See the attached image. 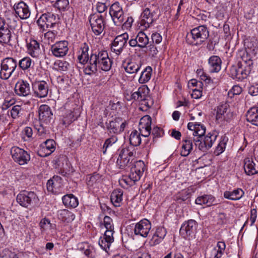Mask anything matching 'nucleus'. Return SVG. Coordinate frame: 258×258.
Returning <instances> with one entry per match:
<instances>
[{
    "label": "nucleus",
    "instance_id": "nucleus-52",
    "mask_svg": "<svg viewBox=\"0 0 258 258\" xmlns=\"http://www.w3.org/2000/svg\"><path fill=\"white\" fill-rule=\"evenodd\" d=\"M226 145V140H225V138L223 139H221V141L218 143V145L216 147V149L214 151V154L218 156L220 154L223 153L225 149Z\"/></svg>",
    "mask_w": 258,
    "mask_h": 258
},
{
    "label": "nucleus",
    "instance_id": "nucleus-3",
    "mask_svg": "<svg viewBox=\"0 0 258 258\" xmlns=\"http://www.w3.org/2000/svg\"><path fill=\"white\" fill-rule=\"evenodd\" d=\"M209 36V31L204 25H201L190 30L186 36V42L192 45H200Z\"/></svg>",
    "mask_w": 258,
    "mask_h": 258
},
{
    "label": "nucleus",
    "instance_id": "nucleus-38",
    "mask_svg": "<svg viewBox=\"0 0 258 258\" xmlns=\"http://www.w3.org/2000/svg\"><path fill=\"white\" fill-rule=\"evenodd\" d=\"M63 204L65 206L70 208H76L79 204L78 199L73 194L64 196L62 198Z\"/></svg>",
    "mask_w": 258,
    "mask_h": 258
},
{
    "label": "nucleus",
    "instance_id": "nucleus-57",
    "mask_svg": "<svg viewBox=\"0 0 258 258\" xmlns=\"http://www.w3.org/2000/svg\"><path fill=\"white\" fill-rule=\"evenodd\" d=\"M58 187V185L56 184V183H55V182L51 179L48 180L47 182V189L49 191H51L52 192H56L55 189Z\"/></svg>",
    "mask_w": 258,
    "mask_h": 258
},
{
    "label": "nucleus",
    "instance_id": "nucleus-55",
    "mask_svg": "<svg viewBox=\"0 0 258 258\" xmlns=\"http://www.w3.org/2000/svg\"><path fill=\"white\" fill-rule=\"evenodd\" d=\"M103 222L106 229H114L113 221L110 217L105 216L104 218Z\"/></svg>",
    "mask_w": 258,
    "mask_h": 258
},
{
    "label": "nucleus",
    "instance_id": "nucleus-63",
    "mask_svg": "<svg viewBox=\"0 0 258 258\" xmlns=\"http://www.w3.org/2000/svg\"><path fill=\"white\" fill-rule=\"evenodd\" d=\"M248 93L252 96L258 95V85H251L248 88Z\"/></svg>",
    "mask_w": 258,
    "mask_h": 258
},
{
    "label": "nucleus",
    "instance_id": "nucleus-16",
    "mask_svg": "<svg viewBox=\"0 0 258 258\" xmlns=\"http://www.w3.org/2000/svg\"><path fill=\"white\" fill-rule=\"evenodd\" d=\"M151 228L150 222L144 219L137 223L134 228V233L136 235H140V236L146 237Z\"/></svg>",
    "mask_w": 258,
    "mask_h": 258
},
{
    "label": "nucleus",
    "instance_id": "nucleus-9",
    "mask_svg": "<svg viewBox=\"0 0 258 258\" xmlns=\"http://www.w3.org/2000/svg\"><path fill=\"white\" fill-rule=\"evenodd\" d=\"M13 10L14 11L15 15L22 20H26L31 15V11L29 6L23 1L14 3Z\"/></svg>",
    "mask_w": 258,
    "mask_h": 258
},
{
    "label": "nucleus",
    "instance_id": "nucleus-7",
    "mask_svg": "<svg viewBox=\"0 0 258 258\" xmlns=\"http://www.w3.org/2000/svg\"><path fill=\"white\" fill-rule=\"evenodd\" d=\"M17 202L22 207L27 208L38 200V197L33 191L23 190L17 196Z\"/></svg>",
    "mask_w": 258,
    "mask_h": 258
},
{
    "label": "nucleus",
    "instance_id": "nucleus-40",
    "mask_svg": "<svg viewBox=\"0 0 258 258\" xmlns=\"http://www.w3.org/2000/svg\"><path fill=\"white\" fill-rule=\"evenodd\" d=\"M114 232V229H106L104 233L103 239L100 240L99 241V244L100 245V246L102 247L104 249H105L106 251V249L105 248L106 245H104V247L103 246V245L104 244L103 240H104L105 242L107 243V247L109 248V244L113 242V234Z\"/></svg>",
    "mask_w": 258,
    "mask_h": 258
},
{
    "label": "nucleus",
    "instance_id": "nucleus-26",
    "mask_svg": "<svg viewBox=\"0 0 258 258\" xmlns=\"http://www.w3.org/2000/svg\"><path fill=\"white\" fill-rule=\"evenodd\" d=\"M251 69L252 67L245 66L244 70L242 68L237 70L236 68H233L231 69V71L233 72L232 74V77L238 80H243L250 74Z\"/></svg>",
    "mask_w": 258,
    "mask_h": 258
},
{
    "label": "nucleus",
    "instance_id": "nucleus-56",
    "mask_svg": "<svg viewBox=\"0 0 258 258\" xmlns=\"http://www.w3.org/2000/svg\"><path fill=\"white\" fill-rule=\"evenodd\" d=\"M247 53H248V52L246 51V55L243 54V55L241 57L242 61L243 62V64H242V66H243L245 67H252V65H253L252 60L251 59L250 57L248 56Z\"/></svg>",
    "mask_w": 258,
    "mask_h": 258
},
{
    "label": "nucleus",
    "instance_id": "nucleus-23",
    "mask_svg": "<svg viewBox=\"0 0 258 258\" xmlns=\"http://www.w3.org/2000/svg\"><path fill=\"white\" fill-rule=\"evenodd\" d=\"M149 89L146 85H143L138 88V91L133 93L130 98L127 99L129 101L134 100L141 101L146 100L147 95L149 93Z\"/></svg>",
    "mask_w": 258,
    "mask_h": 258
},
{
    "label": "nucleus",
    "instance_id": "nucleus-27",
    "mask_svg": "<svg viewBox=\"0 0 258 258\" xmlns=\"http://www.w3.org/2000/svg\"><path fill=\"white\" fill-rule=\"evenodd\" d=\"M89 46L86 43H84L82 44L80 50L79 51V54L78 56V59L79 62L81 64H86L88 62V64H89Z\"/></svg>",
    "mask_w": 258,
    "mask_h": 258
},
{
    "label": "nucleus",
    "instance_id": "nucleus-14",
    "mask_svg": "<svg viewBox=\"0 0 258 258\" xmlns=\"http://www.w3.org/2000/svg\"><path fill=\"white\" fill-rule=\"evenodd\" d=\"M126 124L125 121H123L121 118H116L113 120L106 122L107 130L109 134H119L124 131Z\"/></svg>",
    "mask_w": 258,
    "mask_h": 258
},
{
    "label": "nucleus",
    "instance_id": "nucleus-24",
    "mask_svg": "<svg viewBox=\"0 0 258 258\" xmlns=\"http://www.w3.org/2000/svg\"><path fill=\"white\" fill-rule=\"evenodd\" d=\"M35 87L36 88L35 94L36 96L40 98H43L47 95L48 86L46 82L41 81L36 83L35 84Z\"/></svg>",
    "mask_w": 258,
    "mask_h": 258
},
{
    "label": "nucleus",
    "instance_id": "nucleus-49",
    "mask_svg": "<svg viewBox=\"0 0 258 258\" xmlns=\"http://www.w3.org/2000/svg\"><path fill=\"white\" fill-rule=\"evenodd\" d=\"M111 67V61L108 57V53L106 54V57L103 59L102 62H101L100 65L98 69H101L104 71H109Z\"/></svg>",
    "mask_w": 258,
    "mask_h": 258
},
{
    "label": "nucleus",
    "instance_id": "nucleus-15",
    "mask_svg": "<svg viewBox=\"0 0 258 258\" xmlns=\"http://www.w3.org/2000/svg\"><path fill=\"white\" fill-rule=\"evenodd\" d=\"M233 117V113L228 104H222L217 108L216 120L218 121L226 120L229 121Z\"/></svg>",
    "mask_w": 258,
    "mask_h": 258
},
{
    "label": "nucleus",
    "instance_id": "nucleus-48",
    "mask_svg": "<svg viewBox=\"0 0 258 258\" xmlns=\"http://www.w3.org/2000/svg\"><path fill=\"white\" fill-rule=\"evenodd\" d=\"M77 117V116L74 115L73 112L71 110H69L63 115L62 119V123L64 125L68 126L76 120Z\"/></svg>",
    "mask_w": 258,
    "mask_h": 258
},
{
    "label": "nucleus",
    "instance_id": "nucleus-58",
    "mask_svg": "<svg viewBox=\"0 0 258 258\" xmlns=\"http://www.w3.org/2000/svg\"><path fill=\"white\" fill-rule=\"evenodd\" d=\"M21 107L19 105H15L13 106L11 110V115L13 118H16L19 116Z\"/></svg>",
    "mask_w": 258,
    "mask_h": 258
},
{
    "label": "nucleus",
    "instance_id": "nucleus-28",
    "mask_svg": "<svg viewBox=\"0 0 258 258\" xmlns=\"http://www.w3.org/2000/svg\"><path fill=\"white\" fill-rule=\"evenodd\" d=\"M166 234L167 231L164 227H158L151 239V242L153 245L158 244L163 240Z\"/></svg>",
    "mask_w": 258,
    "mask_h": 258
},
{
    "label": "nucleus",
    "instance_id": "nucleus-10",
    "mask_svg": "<svg viewBox=\"0 0 258 258\" xmlns=\"http://www.w3.org/2000/svg\"><path fill=\"white\" fill-rule=\"evenodd\" d=\"M11 154L15 162L20 165L27 164L30 160V156L28 152L17 147L12 148Z\"/></svg>",
    "mask_w": 258,
    "mask_h": 258
},
{
    "label": "nucleus",
    "instance_id": "nucleus-4",
    "mask_svg": "<svg viewBox=\"0 0 258 258\" xmlns=\"http://www.w3.org/2000/svg\"><path fill=\"white\" fill-rule=\"evenodd\" d=\"M17 67V61L12 57H7L3 60L1 65L0 78L7 80L10 78Z\"/></svg>",
    "mask_w": 258,
    "mask_h": 258
},
{
    "label": "nucleus",
    "instance_id": "nucleus-5",
    "mask_svg": "<svg viewBox=\"0 0 258 258\" xmlns=\"http://www.w3.org/2000/svg\"><path fill=\"white\" fill-rule=\"evenodd\" d=\"M134 153L129 148H122L119 153L116 161L117 166L121 169L130 167L134 159Z\"/></svg>",
    "mask_w": 258,
    "mask_h": 258
},
{
    "label": "nucleus",
    "instance_id": "nucleus-21",
    "mask_svg": "<svg viewBox=\"0 0 258 258\" xmlns=\"http://www.w3.org/2000/svg\"><path fill=\"white\" fill-rule=\"evenodd\" d=\"M15 92L17 95L20 96H27L30 95V84L26 81L19 80L15 85Z\"/></svg>",
    "mask_w": 258,
    "mask_h": 258
},
{
    "label": "nucleus",
    "instance_id": "nucleus-29",
    "mask_svg": "<svg viewBox=\"0 0 258 258\" xmlns=\"http://www.w3.org/2000/svg\"><path fill=\"white\" fill-rule=\"evenodd\" d=\"M221 58L216 55L211 56L208 60L210 71L212 73L218 72L221 68Z\"/></svg>",
    "mask_w": 258,
    "mask_h": 258
},
{
    "label": "nucleus",
    "instance_id": "nucleus-53",
    "mask_svg": "<svg viewBox=\"0 0 258 258\" xmlns=\"http://www.w3.org/2000/svg\"><path fill=\"white\" fill-rule=\"evenodd\" d=\"M0 258H19L17 254L9 249H5L0 252Z\"/></svg>",
    "mask_w": 258,
    "mask_h": 258
},
{
    "label": "nucleus",
    "instance_id": "nucleus-47",
    "mask_svg": "<svg viewBox=\"0 0 258 258\" xmlns=\"http://www.w3.org/2000/svg\"><path fill=\"white\" fill-rule=\"evenodd\" d=\"M190 192L188 189L182 190L174 196V200L181 203L189 198Z\"/></svg>",
    "mask_w": 258,
    "mask_h": 258
},
{
    "label": "nucleus",
    "instance_id": "nucleus-18",
    "mask_svg": "<svg viewBox=\"0 0 258 258\" xmlns=\"http://www.w3.org/2000/svg\"><path fill=\"white\" fill-rule=\"evenodd\" d=\"M197 226V223L195 220H188L182 225L180 233L185 237L194 235L196 232Z\"/></svg>",
    "mask_w": 258,
    "mask_h": 258
},
{
    "label": "nucleus",
    "instance_id": "nucleus-13",
    "mask_svg": "<svg viewBox=\"0 0 258 258\" xmlns=\"http://www.w3.org/2000/svg\"><path fill=\"white\" fill-rule=\"evenodd\" d=\"M145 169V165L141 160L135 162L134 166L131 168L128 175L129 179L135 183L139 180Z\"/></svg>",
    "mask_w": 258,
    "mask_h": 258
},
{
    "label": "nucleus",
    "instance_id": "nucleus-22",
    "mask_svg": "<svg viewBox=\"0 0 258 258\" xmlns=\"http://www.w3.org/2000/svg\"><path fill=\"white\" fill-rule=\"evenodd\" d=\"M52 113L49 106L47 105H41L39 108V117L42 121L48 123L52 118Z\"/></svg>",
    "mask_w": 258,
    "mask_h": 258
},
{
    "label": "nucleus",
    "instance_id": "nucleus-41",
    "mask_svg": "<svg viewBox=\"0 0 258 258\" xmlns=\"http://www.w3.org/2000/svg\"><path fill=\"white\" fill-rule=\"evenodd\" d=\"M118 138L116 135H111L110 137L105 140L102 147V152L103 154H106L107 151L117 143Z\"/></svg>",
    "mask_w": 258,
    "mask_h": 258
},
{
    "label": "nucleus",
    "instance_id": "nucleus-46",
    "mask_svg": "<svg viewBox=\"0 0 258 258\" xmlns=\"http://www.w3.org/2000/svg\"><path fill=\"white\" fill-rule=\"evenodd\" d=\"M139 47L144 48L149 43V39L147 35L143 32L140 31L136 36Z\"/></svg>",
    "mask_w": 258,
    "mask_h": 258
},
{
    "label": "nucleus",
    "instance_id": "nucleus-43",
    "mask_svg": "<svg viewBox=\"0 0 258 258\" xmlns=\"http://www.w3.org/2000/svg\"><path fill=\"white\" fill-rule=\"evenodd\" d=\"M11 37V31L7 27L0 28V42L8 43Z\"/></svg>",
    "mask_w": 258,
    "mask_h": 258
},
{
    "label": "nucleus",
    "instance_id": "nucleus-61",
    "mask_svg": "<svg viewBox=\"0 0 258 258\" xmlns=\"http://www.w3.org/2000/svg\"><path fill=\"white\" fill-rule=\"evenodd\" d=\"M44 38L48 40V43L53 42L55 38V34L52 31H48L45 34Z\"/></svg>",
    "mask_w": 258,
    "mask_h": 258
},
{
    "label": "nucleus",
    "instance_id": "nucleus-35",
    "mask_svg": "<svg viewBox=\"0 0 258 258\" xmlns=\"http://www.w3.org/2000/svg\"><path fill=\"white\" fill-rule=\"evenodd\" d=\"M123 191L118 189L114 190L111 194L110 200L114 206L118 207L120 206L122 201Z\"/></svg>",
    "mask_w": 258,
    "mask_h": 258
},
{
    "label": "nucleus",
    "instance_id": "nucleus-36",
    "mask_svg": "<svg viewBox=\"0 0 258 258\" xmlns=\"http://www.w3.org/2000/svg\"><path fill=\"white\" fill-rule=\"evenodd\" d=\"M257 116L258 107H251L247 112L246 120L254 125H258Z\"/></svg>",
    "mask_w": 258,
    "mask_h": 258
},
{
    "label": "nucleus",
    "instance_id": "nucleus-17",
    "mask_svg": "<svg viewBox=\"0 0 258 258\" xmlns=\"http://www.w3.org/2000/svg\"><path fill=\"white\" fill-rule=\"evenodd\" d=\"M58 16L53 12H50L42 14L38 20L37 23L39 25H41V22H45L47 28H51L53 27L58 22Z\"/></svg>",
    "mask_w": 258,
    "mask_h": 258
},
{
    "label": "nucleus",
    "instance_id": "nucleus-50",
    "mask_svg": "<svg viewBox=\"0 0 258 258\" xmlns=\"http://www.w3.org/2000/svg\"><path fill=\"white\" fill-rule=\"evenodd\" d=\"M32 59L29 57H25L19 61V66L25 71L30 68L32 65Z\"/></svg>",
    "mask_w": 258,
    "mask_h": 258
},
{
    "label": "nucleus",
    "instance_id": "nucleus-6",
    "mask_svg": "<svg viewBox=\"0 0 258 258\" xmlns=\"http://www.w3.org/2000/svg\"><path fill=\"white\" fill-rule=\"evenodd\" d=\"M107 54L106 51H100L98 53H92L89 59V64L85 68L86 74L90 75L92 73L96 72L101 62H102Z\"/></svg>",
    "mask_w": 258,
    "mask_h": 258
},
{
    "label": "nucleus",
    "instance_id": "nucleus-44",
    "mask_svg": "<svg viewBox=\"0 0 258 258\" xmlns=\"http://www.w3.org/2000/svg\"><path fill=\"white\" fill-rule=\"evenodd\" d=\"M217 246L218 248L217 250H214L212 251V254L211 258H221L222 255L223 254L226 245L224 241H219L217 243Z\"/></svg>",
    "mask_w": 258,
    "mask_h": 258
},
{
    "label": "nucleus",
    "instance_id": "nucleus-59",
    "mask_svg": "<svg viewBox=\"0 0 258 258\" xmlns=\"http://www.w3.org/2000/svg\"><path fill=\"white\" fill-rule=\"evenodd\" d=\"M153 44H159L162 40V36L159 33H153L151 36Z\"/></svg>",
    "mask_w": 258,
    "mask_h": 258
},
{
    "label": "nucleus",
    "instance_id": "nucleus-42",
    "mask_svg": "<svg viewBox=\"0 0 258 258\" xmlns=\"http://www.w3.org/2000/svg\"><path fill=\"white\" fill-rule=\"evenodd\" d=\"M152 69L151 67H147L142 72L139 82L141 84H144L148 82L151 77Z\"/></svg>",
    "mask_w": 258,
    "mask_h": 258
},
{
    "label": "nucleus",
    "instance_id": "nucleus-8",
    "mask_svg": "<svg viewBox=\"0 0 258 258\" xmlns=\"http://www.w3.org/2000/svg\"><path fill=\"white\" fill-rule=\"evenodd\" d=\"M109 14L115 25L121 26L123 24L124 20V13L118 2H115L111 6Z\"/></svg>",
    "mask_w": 258,
    "mask_h": 258
},
{
    "label": "nucleus",
    "instance_id": "nucleus-60",
    "mask_svg": "<svg viewBox=\"0 0 258 258\" xmlns=\"http://www.w3.org/2000/svg\"><path fill=\"white\" fill-rule=\"evenodd\" d=\"M50 225L51 224L50 221L45 218L42 219L39 223L40 227L43 229H46L48 228Z\"/></svg>",
    "mask_w": 258,
    "mask_h": 258
},
{
    "label": "nucleus",
    "instance_id": "nucleus-19",
    "mask_svg": "<svg viewBox=\"0 0 258 258\" xmlns=\"http://www.w3.org/2000/svg\"><path fill=\"white\" fill-rule=\"evenodd\" d=\"M68 42L61 41L56 42L52 45L51 50L52 54L56 57H62L66 55L68 51Z\"/></svg>",
    "mask_w": 258,
    "mask_h": 258
},
{
    "label": "nucleus",
    "instance_id": "nucleus-54",
    "mask_svg": "<svg viewBox=\"0 0 258 258\" xmlns=\"http://www.w3.org/2000/svg\"><path fill=\"white\" fill-rule=\"evenodd\" d=\"M69 5V0H57L54 4V6L59 10L64 11Z\"/></svg>",
    "mask_w": 258,
    "mask_h": 258
},
{
    "label": "nucleus",
    "instance_id": "nucleus-25",
    "mask_svg": "<svg viewBox=\"0 0 258 258\" xmlns=\"http://www.w3.org/2000/svg\"><path fill=\"white\" fill-rule=\"evenodd\" d=\"M28 53L33 57H37L40 53L39 43L32 39H30V42L27 43Z\"/></svg>",
    "mask_w": 258,
    "mask_h": 258
},
{
    "label": "nucleus",
    "instance_id": "nucleus-62",
    "mask_svg": "<svg viewBox=\"0 0 258 258\" xmlns=\"http://www.w3.org/2000/svg\"><path fill=\"white\" fill-rule=\"evenodd\" d=\"M242 88L238 85L234 86L230 90L228 95L232 94L233 95H239L242 92Z\"/></svg>",
    "mask_w": 258,
    "mask_h": 258
},
{
    "label": "nucleus",
    "instance_id": "nucleus-11",
    "mask_svg": "<svg viewBox=\"0 0 258 258\" xmlns=\"http://www.w3.org/2000/svg\"><path fill=\"white\" fill-rule=\"evenodd\" d=\"M128 39V35L126 33L117 36L111 43V51L117 55H120L127 46Z\"/></svg>",
    "mask_w": 258,
    "mask_h": 258
},
{
    "label": "nucleus",
    "instance_id": "nucleus-37",
    "mask_svg": "<svg viewBox=\"0 0 258 258\" xmlns=\"http://www.w3.org/2000/svg\"><path fill=\"white\" fill-rule=\"evenodd\" d=\"M58 218L59 220L66 223L73 221L75 218V215L66 209L60 210L58 212Z\"/></svg>",
    "mask_w": 258,
    "mask_h": 258
},
{
    "label": "nucleus",
    "instance_id": "nucleus-32",
    "mask_svg": "<svg viewBox=\"0 0 258 258\" xmlns=\"http://www.w3.org/2000/svg\"><path fill=\"white\" fill-rule=\"evenodd\" d=\"M193 137L186 138L182 141V149L181 151V155L186 157L188 156L192 150Z\"/></svg>",
    "mask_w": 258,
    "mask_h": 258
},
{
    "label": "nucleus",
    "instance_id": "nucleus-2",
    "mask_svg": "<svg viewBox=\"0 0 258 258\" xmlns=\"http://www.w3.org/2000/svg\"><path fill=\"white\" fill-rule=\"evenodd\" d=\"M159 15L160 10L157 4L154 3L146 4L141 15V26L145 29L149 28L158 19Z\"/></svg>",
    "mask_w": 258,
    "mask_h": 258
},
{
    "label": "nucleus",
    "instance_id": "nucleus-34",
    "mask_svg": "<svg viewBox=\"0 0 258 258\" xmlns=\"http://www.w3.org/2000/svg\"><path fill=\"white\" fill-rule=\"evenodd\" d=\"M55 142L53 140H47L42 145V151L45 152L44 155L40 154V156L45 157L50 155L55 149Z\"/></svg>",
    "mask_w": 258,
    "mask_h": 258
},
{
    "label": "nucleus",
    "instance_id": "nucleus-45",
    "mask_svg": "<svg viewBox=\"0 0 258 258\" xmlns=\"http://www.w3.org/2000/svg\"><path fill=\"white\" fill-rule=\"evenodd\" d=\"M130 143L133 146H138L141 143V138L140 133L137 130L132 132L130 136Z\"/></svg>",
    "mask_w": 258,
    "mask_h": 258
},
{
    "label": "nucleus",
    "instance_id": "nucleus-39",
    "mask_svg": "<svg viewBox=\"0 0 258 258\" xmlns=\"http://www.w3.org/2000/svg\"><path fill=\"white\" fill-rule=\"evenodd\" d=\"M124 70L125 72L129 74L137 73L140 69L141 64L140 62L138 63L131 61L127 62L126 64H123Z\"/></svg>",
    "mask_w": 258,
    "mask_h": 258
},
{
    "label": "nucleus",
    "instance_id": "nucleus-20",
    "mask_svg": "<svg viewBox=\"0 0 258 258\" xmlns=\"http://www.w3.org/2000/svg\"><path fill=\"white\" fill-rule=\"evenodd\" d=\"M152 119L149 115H145L140 119V135L147 137L151 134Z\"/></svg>",
    "mask_w": 258,
    "mask_h": 258
},
{
    "label": "nucleus",
    "instance_id": "nucleus-12",
    "mask_svg": "<svg viewBox=\"0 0 258 258\" xmlns=\"http://www.w3.org/2000/svg\"><path fill=\"white\" fill-rule=\"evenodd\" d=\"M89 22L92 30L96 35H100L103 31L105 23L102 15L96 14L91 15Z\"/></svg>",
    "mask_w": 258,
    "mask_h": 258
},
{
    "label": "nucleus",
    "instance_id": "nucleus-31",
    "mask_svg": "<svg viewBox=\"0 0 258 258\" xmlns=\"http://www.w3.org/2000/svg\"><path fill=\"white\" fill-rule=\"evenodd\" d=\"M244 168L245 173L248 175H252L258 173V167L256 166L251 159L246 158L245 159Z\"/></svg>",
    "mask_w": 258,
    "mask_h": 258
},
{
    "label": "nucleus",
    "instance_id": "nucleus-33",
    "mask_svg": "<svg viewBox=\"0 0 258 258\" xmlns=\"http://www.w3.org/2000/svg\"><path fill=\"white\" fill-rule=\"evenodd\" d=\"M195 202L198 205H202L203 204H206L208 206L217 204L215 197L211 195H206L199 197L196 200Z\"/></svg>",
    "mask_w": 258,
    "mask_h": 258
},
{
    "label": "nucleus",
    "instance_id": "nucleus-64",
    "mask_svg": "<svg viewBox=\"0 0 258 258\" xmlns=\"http://www.w3.org/2000/svg\"><path fill=\"white\" fill-rule=\"evenodd\" d=\"M152 134L154 137H161L163 134V130L159 127H155L153 128Z\"/></svg>",
    "mask_w": 258,
    "mask_h": 258
},
{
    "label": "nucleus",
    "instance_id": "nucleus-51",
    "mask_svg": "<svg viewBox=\"0 0 258 258\" xmlns=\"http://www.w3.org/2000/svg\"><path fill=\"white\" fill-rule=\"evenodd\" d=\"M55 68L58 71H66L68 70L70 64L64 60H57L54 63Z\"/></svg>",
    "mask_w": 258,
    "mask_h": 258
},
{
    "label": "nucleus",
    "instance_id": "nucleus-1",
    "mask_svg": "<svg viewBox=\"0 0 258 258\" xmlns=\"http://www.w3.org/2000/svg\"><path fill=\"white\" fill-rule=\"evenodd\" d=\"M187 128L191 132L195 146L203 152H207L217 139L216 133H209L205 135L206 127L200 123L189 122Z\"/></svg>",
    "mask_w": 258,
    "mask_h": 258
},
{
    "label": "nucleus",
    "instance_id": "nucleus-30",
    "mask_svg": "<svg viewBox=\"0 0 258 258\" xmlns=\"http://www.w3.org/2000/svg\"><path fill=\"white\" fill-rule=\"evenodd\" d=\"M244 194V191L240 188L234 189L232 191H225L224 192L223 196L225 198L236 201L240 199Z\"/></svg>",
    "mask_w": 258,
    "mask_h": 258
}]
</instances>
